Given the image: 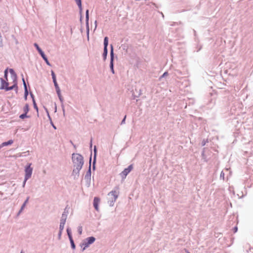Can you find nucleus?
Here are the masks:
<instances>
[{
	"mask_svg": "<svg viewBox=\"0 0 253 253\" xmlns=\"http://www.w3.org/2000/svg\"><path fill=\"white\" fill-rule=\"evenodd\" d=\"M72 160L74 167L83 168L84 164V157L78 153H73L72 155Z\"/></svg>",
	"mask_w": 253,
	"mask_h": 253,
	"instance_id": "1",
	"label": "nucleus"
},
{
	"mask_svg": "<svg viewBox=\"0 0 253 253\" xmlns=\"http://www.w3.org/2000/svg\"><path fill=\"white\" fill-rule=\"evenodd\" d=\"M95 240V238L93 236H90L84 239L80 244V246L82 248V251H84L86 248H88L89 245L93 244Z\"/></svg>",
	"mask_w": 253,
	"mask_h": 253,
	"instance_id": "2",
	"label": "nucleus"
},
{
	"mask_svg": "<svg viewBox=\"0 0 253 253\" xmlns=\"http://www.w3.org/2000/svg\"><path fill=\"white\" fill-rule=\"evenodd\" d=\"M34 46L36 47V49L38 50L39 53L40 54V55L42 56V59H43V60L45 61V62L46 63V64L49 66H51V64L50 63V62H49L47 57L46 56V55H45L44 52L42 50V49L40 47V46H39L38 44L37 43H35L34 44Z\"/></svg>",
	"mask_w": 253,
	"mask_h": 253,
	"instance_id": "3",
	"label": "nucleus"
},
{
	"mask_svg": "<svg viewBox=\"0 0 253 253\" xmlns=\"http://www.w3.org/2000/svg\"><path fill=\"white\" fill-rule=\"evenodd\" d=\"M114 53L113 46L111 45L110 50V68L112 74H115V71L114 69Z\"/></svg>",
	"mask_w": 253,
	"mask_h": 253,
	"instance_id": "4",
	"label": "nucleus"
},
{
	"mask_svg": "<svg viewBox=\"0 0 253 253\" xmlns=\"http://www.w3.org/2000/svg\"><path fill=\"white\" fill-rule=\"evenodd\" d=\"M32 164H28L25 168V177L26 180H28L32 176L33 172V168L31 167Z\"/></svg>",
	"mask_w": 253,
	"mask_h": 253,
	"instance_id": "5",
	"label": "nucleus"
},
{
	"mask_svg": "<svg viewBox=\"0 0 253 253\" xmlns=\"http://www.w3.org/2000/svg\"><path fill=\"white\" fill-rule=\"evenodd\" d=\"M112 196L114 198V200L110 201V206H113L114 203L116 201L119 196V192L116 190H112L108 193V196Z\"/></svg>",
	"mask_w": 253,
	"mask_h": 253,
	"instance_id": "6",
	"label": "nucleus"
},
{
	"mask_svg": "<svg viewBox=\"0 0 253 253\" xmlns=\"http://www.w3.org/2000/svg\"><path fill=\"white\" fill-rule=\"evenodd\" d=\"M133 169V165H130L127 168H126L120 173V175L122 178H125L127 175Z\"/></svg>",
	"mask_w": 253,
	"mask_h": 253,
	"instance_id": "7",
	"label": "nucleus"
},
{
	"mask_svg": "<svg viewBox=\"0 0 253 253\" xmlns=\"http://www.w3.org/2000/svg\"><path fill=\"white\" fill-rule=\"evenodd\" d=\"M85 26L86 29V35L87 40H89V10L87 9L85 11Z\"/></svg>",
	"mask_w": 253,
	"mask_h": 253,
	"instance_id": "8",
	"label": "nucleus"
},
{
	"mask_svg": "<svg viewBox=\"0 0 253 253\" xmlns=\"http://www.w3.org/2000/svg\"><path fill=\"white\" fill-rule=\"evenodd\" d=\"M74 168L72 172V175L74 176V179H78L79 177L80 171L82 169V168L78 167H74Z\"/></svg>",
	"mask_w": 253,
	"mask_h": 253,
	"instance_id": "9",
	"label": "nucleus"
},
{
	"mask_svg": "<svg viewBox=\"0 0 253 253\" xmlns=\"http://www.w3.org/2000/svg\"><path fill=\"white\" fill-rule=\"evenodd\" d=\"M91 156H92V152H91V155L89 158V167L87 171H86V173L84 176V178H91Z\"/></svg>",
	"mask_w": 253,
	"mask_h": 253,
	"instance_id": "10",
	"label": "nucleus"
},
{
	"mask_svg": "<svg viewBox=\"0 0 253 253\" xmlns=\"http://www.w3.org/2000/svg\"><path fill=\"white\" fill-rule=\"evenodd\" d=\"M0 81L1 83L0 89H4L6 91V87L8 86L9 83L7 82V81H5L2 78H0Z\"/></svg>",
	"mask_w": 253,
	"mask_h": 253,
	"instance_id": "11",
	"label": "nucleus"
},
{
	"mask_svg": "<svg viewBox=\"0 0 253 253\" xmlns=\"http://www.w3.org/2000/svg\"><path fill=\"white\" fill-rule=\"evenodd\" d=\"M96 156H97V148L96 146H94L93 148V160L92 163V169L93 170H95V165L96 162Z\"/></svg>",
	"mask_w": 253,
	"mask_h": 253,
	"instance_id": "12",
	"label": "nucleus"
},
{
	"mask_svg": "<svg viewBox=\"0 0 253 253\" xmlns=\"http://www.w3.org/2000/svg\"><path fill=\"white\" fill-rule=\"evenodd\" d=\"M77 4L78 5L79 8V12L81 15L80 16V21H82V13L83 11L82 8V0H75Z\"/></svg>",
	"mask_w": 253,
	"mask_h": 253,
	"instance_id": "13",
	"label": "nucleus"
},
{
	"mask_svg": "<svg viewBox=\"0 0 253 253\" xmlns=\"http://www.w3.org/2000/svg\"><path fill=\"white\" fill-rule=\"evenodd\" d=\"M100 202V199L99 198L97 197H95L94 198V199H93V206H94V209L96 210V211H98V204H99V203Z\"/></svg>",
	"mask_w": 253,
	"mask_h": 253,
	"instance_id": "14",
	"label": "nucleus"
},
{
	"mask_svg": "<svg viewBox=\"0 0 253 253\" xmlns=\"http://www.w3.org/2000/svg\"><path fill=\"white\" fill-rule=\"evenodd\" d=\"M13 89H15L16 92H17V91H18V86L17 85H16V84H14L12 86H7V87H6V91H10V90H13Z\"/></svg>",
	"mask_w": 253,
	"mask_h": 253,
	"instance_id": "15",
	"label": "nucleus"
},
{
	"mask_svg": "<svg viewBox=\"0 0 253 253\" xmlns=\"http://www.w3.org/2000/svg\"><path fill=\"white\" fill-rule=\"evenodd\" d=\"M68 213V211L67 210V208H66L64 209V212H63V213L62 214L61 218L65 219L66 220L67 219V217Z\"/></svg>",
	"mask_w": 253,
	"mask_h": 253,
	"instance_id": "16",
	"label": "nucleus"
},
{
	"mask_svg": "<svg viewBox=\"0 0 253 253\" xmlns=\"http://www.w3.org/2000/svg\"><path fill=\"white\" fill-rule=\"evenodd\" d=\"M108 54V48H104L103 49V53L102 54L103 58L104 60L106 59L107 56Z\"/></svg>",
	"mask_w": 253,
	"mask_h": 253,
	"instance_id": "17",
	"label": "nucleus"
},
{
	"mask_svg": "<svg viewBox=\"0 0 253 253\" xmlns=\"http://www.w3.org/2000/svg\"><path fill=\"white\" fill-rule=\"evenodd\" d=\"M206 148H204L203 150V151L202 152V158L205 162H208V159L207 158V156L205 154Z\"/></svg>",
	"mask_w": 253,
	"mask_h": 253,
	"instance_id": "18",
	"label": "nucleus"
},
{
	"mask_svg": "<svg viewBox=\"0 0 253 253\" xmlns=\"http://www.w3.org/2000/svg\"><path fill=\"white\" fill-rule=\"evenodd\" d=\"M108 45V38L105 37L104 39V48H107Z\"/></svg>",
	"mask_w": 253,
	"mask_h": 253,
	"instance_id": "19",
	"label": "nucleus"
},
{
	"mask_svg": "<svg viewBox=\"0 0 253 253\" xmlns=\"http://www.w3.org/2000/svg\"><path fill=\"white\" fill-rule=\"evenodd\" d=\"M69 239L70 240V244H71V248L73 250H75V248H76V245L75 244V243H74V241L73 240V238H69Z\"/></svg>",
	"mask_w": 253,
	"mask_h": 253,
	"instance_id": "20",
	"label": "nucleus"
},
{
	"mask_svg": "<svg viewBox=\"0 0 253 253\" xmlns=\"http://www.w3.org/2000/svg\"><path fill=\"white\" fill-rule=\"evenodd\" d=\"M13 141L12 139H10L7 141L3 142L2 143V146H8V145L12 144L13 143Z\"/></svg>",
	"mask_w": 253,
	"mask_h": 253,
	"instance_id": "21",
	"label": "nucleus"
},
{
	"mask_svg": "<svg viewBox=\"0 0 253 253\" xmlns=\"http://www.w3.org/2000/svg\"><path fill=\"white\" fill-rule=\"evenodd\" d=\"M9 72H10V74H11V78L17 77V75L13 69H10Z\"/></svg>",
	"mask_w": 253,
	"mask_h": 253,
	"instance_id": "22",
	"label": "nucleus"
},
{
	"mask_svg": "<svg viewBox=\"0 0 253 253\" xmlns=\"http://www.w3.org/2000/svg\"><path fill=\"white\" fill-rule=\"evenodd\" d=\"M29 111V106L28 104H26L24 107H23V112L24 113H28Z\"/></svg>",
	"mask_w": 253,
	"mask_h": 253,
	"instance_id": "23",
	"label": "nucleus"
},
{
	"mask_svg": "<svg viewBox=\"0 0 253 253\" xmlns=\"http://www.w3.org/2000/svg\"><path fill=\"white\" fill-rule=\"evenodd\" d=\"M66 231L69 239L72 238V231L71 228H70L69 227L67 228Z\"/></svg>",
	"mask_w": 253,
	"mask_h": 253,
	"instance_id": "24",
	"label": "nucleus"
},
{
	"mask_svg": "<svg viewBox=\"0 0 253 253\" xmlns=\"http://www.w3.org/2000/svg\"><path fill=\"white\" fill-rule=\"evenodd\" d=\"M19 118L21 119H24L25 118H30V116L27 115V113H24L19 116Z\"/></svg>",
	"mask_w": 253,
	"mask_h": 253,
	"instance_id": "25",
	"label": "nucleus"
},
{
	"mask_svg": "<svg viewBox=\"0 0 253 253\" xmlns=\"http://www.w3.org/2000/svg\"><path fill=\"white\" fill-rule=\"evenodd\" d=\"M29 91L28 90V88H24V99L26 100L27 99V96L29 94Z\"/></svg>",
	"mask_w": 253,
	"mask_h": 253,
	"instance_id": "26",
	"label": "nucleus"
},
{
	"mask_svg": "<svg viewBox=\"0 0 253 253\" xmlns=\"http://www.w3.org/2000/svg\"><path fill=\"white\" fill-rule=\"evenodd\" d=\"M84 180L85 181L87 187H89L90 185L91 178H84Z\"/></svg>",
	"mask_w": 253,
	"mask_h": 253,
	"instance_id": "27",
	"label": "nucleus"
},
{
	"mask_svg": "<svg viewBox=\"0 0 253 253\" xmlns=\"http://www.w3.org/2000/svg\"><path fill=\"white\" fill-rule=\"evenodd\" d=\"M8 68H6L4 72V78L6 80V81H8Z\"/></svg>",
	"mask_w": 253,
	"mask_h": 253,
	"instance_id": "28",
	"label": "nucleus"
},
{
	"mask_svg": "<svg viewBox=\"0 0 253 253\" xmlns=\"http://www.w3.org/2000/svg\"><path fill=\"white\" fill-rule=\"evenodd\" d=\"M21 76H22V82H23V86H24V88H28L27 87V84H26V82H25V80L24 79V76L23 74L21 75Z\"/></svg>",
	"mask_w": 253,
	"mask_h": 253,
	"instance_id": "29",
	"label": "nucleus"
},
{
	"mask_svg": "<svg viewBox=\"0 0 253 253\" xmlns=\"http://www.w3.org/2000/svg\"><path fill=\"white\" fill-rule=\"evenodd\" d=\"M51 75L52 76V79L53 82L56 81V75H55L54 72L52 70H51Z\"/></svg>",
	"mask_w": 253,
	"mask_h": 253,
	"instance_id": "30",
	"label": "nucleus"
},
{
	"mask_svg": "<svg viewBox=\"0 0 253 253\" xmlns=\"http://www.w3.org/2000/svg\"><path fill=\"white\" fill-rule=\"evenodd\" d=\"M26 206V205L25 204H22L20 210L19 211L18 213H17V215H19L23 211V210H24V209L25 208Z\"/></svg>",
	"mask_w": 253,
	"mask_h": 253,
	"instance_id": "31",
	"label": "nucleus"
},
{
	"mask_svg": "<svg viewBox=\"0 0 253 253\" xmlns=\"http://www.w3.org/2000/svg\"><path fill=\"white\" fill-rule=\"evenodd\" d=\"M33 103L34 109L36 110L37 112H38V107L37 106L35 100H34V101H33Z\"/></svg>",
	"mask_w": 253,
	"mask_h": 253,
	"instance_id": "32",
	"label": "nucleus"
},
{
	"mask_svg": "<svg viewBox=\"0 0 253 253\" xmlns=\"http://www.w3.org/2000/svg\"><path fill=\"white\" fill-rule=\"evenodd\" d=\"M11 79H12V80L13 81V84H16V85H17V76L15 77H14V78H12Z\"/></svg>",
	"mask_w": 253,
	"mask_h": 253,
	"instance_id": "33",
	"label": "nucleus"
},
{
	"mask_svg": "<svg viewBox=\"0 0 253 253\" xmlns=\"http://www.w3.org/2000/svg\"><path fill=\"white\" fill-rule=\"evenodd\" d=\"M220 178L222 179L223 180L224 179V173L223 171H222L220 174Z\"/></svg>",
	"mask_w": 253,
	"mask_h": 253,
	"instance_id": "34",
	"label": "nucleus"
},
{
	"mask_svg": "<svg viewBox=\"0 0 253 253\" xmlns=\"http://www.w3.org/2000/svg\"><path fill=\"white\" fill-rule=\"evenodd\" d=\"M78 231L80 235L82 234V227L81 226H79L78 228Z\"/></svg>",
	"mask_w": 253,
	"mask_h": 253,
	"instance_id": "35",
	"label": "nucleus"
},
{
	"mask_svg": "<svg viewBox=\"0 0 253 253\" xmlns=\"http://www.w3.org/2000/svg\"><path fill=\"white\" fill-rule=\"evenodd\" d=\"M29 153V151L23 152L21 155H20V156H26L27 155H28Z\"/></svg>",
	"mask_w": 253,
	"mask_h": 253,
	"instance_id": "36",
	"label": "nucleus"
},
{
	"mask_svg": "<svg viewBox=\"0 0 253 253\" xmlns=\"http://www.w3.org/2000/svg\"><path fill=\"white\" fill-rule=\"evenodd\" d=\"M64 225L65 224H62L61 223H60V225H59V230L60 231H63V230L64 229Z\"/></svg>",
	"mask_w": 253,
	"mask_h": 253,
	"instance_id": "37",
	"label": "nucleus"
},
{
	"mask_svg": "<svg viewBox=\"0 0 253 253\" xmlns=\"http://www.w3.org/2000/svg\"><path fill=\"white\" fill-rule=\"evenodd\" d=\"M46 112L47 114L48 118V119H49V120L50 121V122L51 121H52V119H51V118L50 116L49 115L48 111L46 109Z\"/></svg>",
	"mask_w": 253,
	"mask_h": 253,
	"instance_id": "38",
	"label": "nucleus"
},
{
	"mask_svg": "<svg viewBox=\"0 0 253 253\" xmlns=\"http://www.w3.org/2000/svg\"><path fill=\"white\" fill-rule=\"evenodd\" d=\"M208 142V141L207 139V140L204 139L202 142V145L203 146H205Z\"/></svg>",
	"mask_w": 253,
	"mask_h": 253,
	"instance_id": "39",
	"label": "nucleus"
},
{
	"mask_svg": "<svg viewBox=\"0 0 253 253\" xmlns=\"http://www.w3.org/2000/svg\"><path fill=\"white\" fill-rule=\"evenodd\" d=\"M66 221V220L65 219H62L61 218L60 223H61L62 224H65Z\"/></svg>",
	"mask_w": 253,
	"mask_h": 253,
	"instance_id": "40",
	"label": "nucleus"
},
{
	"mask_svg": "<svg viewBox=\"0 0 253 253\" xmlns=\"http://www.w3.org/2000/svg\"><path fill=\"white\" fill-rule=\"evenodd\" d=\"M58 98H59V99L60 100V101L62 103L63 102L64 99H63V98L62 97L61 94L60 95H58Z\"/></svg>",
	"mask_w": 253,
	"mask_h": 253,
	"instance_id": "41",
	"label": "nucleus"
},
{
	"mask_svg": "<svg viewBox=\"0 0 253 253\" xmlns=\"http://www.w3.org/2000/svg\"><path fill=\"white\" fill-rule=\"evenodd\" d=\"M58 98H59V99L60 100V101L62 103L63 102L64 99H63V98L62 97L61 94L60 95H58Z\"/></svg>",
	"mask_w": 253,
	"mask_h": 253,
	"instance_id": "42",
	"label": "nucleus"
},
{
	"mask_svg": "<svg viewBox=\"0 0 253 253\" xmlns=\"http://www.w3.org/2000/svg\"><path fill=\"white\" fill-rule=\"evenodd\" d=\"M58 98H59V99L60 100V101L62 103L63 102L64 99H63V98L62 97L61 94L60 95H58Z\"/></svg>",
	"mask_w": 253,
	"mask_h": 253,
	"instance_id": "43",
	"label": "nucleus"
},
{
	"mask_svg": "<svg viewBox=\"0 0 253 253\" xmlns=\"http://www.w3.org/2000/svg\"><path fill=\"white\" fill-rule=\"evenodd\" d=\"M168 75V73L167 72H165L161 77H160V79L162 78H164L165 77H166L167 75Z\"/></svg>",
	"mask_w": 253,
	"mask_h": 253,
	"instance_id": "44",
	"label": "nucleus"
},
{
	"mask_svg": "<svg viewBox=\"0 0 253 253\" xmlns=\"http://www.w3.org/2000/svg\"><path fill=\"white\" fill-rule=\"evenodd\" d=\"M126 116H125L124 118V119H123V120L122 121L121 123V125H122L123 124H125V122H126Z\"/></svg>",
	"mask_w": 253,
	"mask_h": 253,
	"instance_id": "45",
	"label": "nucleus"
},
{
	"mask_svg": "<svg viewBox=\"0 0 253 253\" xmlns=\"http://www.w3.org/2000/svg\"><path fill=\"white\" fill-rule=\"evenodd\" d=\"M62 231L59 230V233L58 234V239H60L61 237V235H62Z\"/></svg>",
	"mask_w": 253,
	"mask_h": 253,
	"instance_id": "46",
	"label": "nucleus"
},
{
	"mask_svg": "<svg viewBox=\"0 0 253 253\" xmlns=\"http://www.w3.org/2000/svg\"><path fill=\"white\" fill-rule=\"evenodd\" d=\"M29 93H30V95L31 97V98H32V101H34V100H35V99L34 95L33 94V93L31 92H30Z\"/></svg>",
	"mask_w": 253,
	"mask_h": 253,
	"instance_id": "47",
	"label": "nucleus"
},
{
	"mask_svg": "<svg viewBox=\"0 0 253 253\" xmlns=\"http://www.w3.org/2000/svg\"><path fill=\"white\" fill-rule=\"evenodd\" d=\"M51 125L53 127V128L54 129H56V126L54 125L53 123L52 122V121H51V122H50Z\"/></svg>",
	"mask_w": 253,
	"mask_h": 253,
	"instance_id": "48",
	"label": "nucleus"
},
{
	"mask_svg": "<svg viewBox=\"0 0 253 253\" xmlns=\"http://www.w3.org/2000/svg\"><path fill=\"white\" fill-rule=\"evenodd\" d=\"M202 47V45H198L197 47V49L196 51L197 52L199 51L201 49Z\"/></svg>",
	"mask_w": 253,
	"mask_h": 253,
	"instance_id": "49",
	"label": "nucleus"
},
{
	"mask_svg": "<svg viewBox=\"0 0 253 253\" xmlns=\"http://www.w3.org/2000/svg\"><path fill=\"white\" fill-rule=\"evenodd\" d=\"M233 232L235 233L236 232H237L238 231V227L237 226H235L233 229Z\"/></svg>",
	"mask_w": 253,
	"mask_h": 253,
	"instance_id": "50",
	"label": "nucleus"
},
{
	"mask_svg": "<svg viewBox=\"0 0 253 253\" xmlns=\"http://www.w3.org/2000/svg\"><path fill=\"white\" fill-rule=\"evenodd\" d=\"M28 180H26V178L24 177V181L23 182V184H22V187H24L25 186V184H26V181H27Z\"/></svg>",
	"mask_w": 253,
	"mask_h": 253,
	"instance_id": "51",
	"label": "nucleus"
},
{
	"mask_svg": "<svg viewBox=\"0 0 253 253\" xmlns=\"http://www.w3.org/2000/svg\"><path fill=\"white\" fill-rule=\"evenodd\" d=\"M3 43H2V40L1 38V36L0 37V47H2Z\"/></svg>",
	"mask_w": 253,
	"mask_h": 253,
	"instance_id": "52",
	"label": "nucleus"
},
{
	"mask_svg": "<svg viewBox=\"0 0 253 253\" xmlns=\"http://www.w3.org/2000/svg\"><path fill=\"white\" fill-rule=\"evenodd\" d=\"M30 199V197H28L26 199V200L25 201V202H24L23 204H25L26 205V204H27V203L29 201V200Z\"/></svg>",
	"mask_w": 253,
	"mask_h": 253,
	"instance_id": "53",
	"label": "nucleus"
},
{
	"mask_svg": "<svg viewBox=\"0 0 253 253\" xmlns=\"http://www.w3.org/2000/svg\"><path fill=\"white\" fill-rule=\"evenodd\" d=\"M53 82L55 87L59 86L56 81H53Z\"/></svg>",
	"mask_w": 253,
	"mask_h": 253,
	"instance_id": "54",
	"label": "nucleus"
},
{
	"mask_svg": "<svg viewBox=\"0 0 253 253\" xmlns=\"http://www.w3.org/2000/svg\"><path fill=\"white\" fill-rule=\"evenodd\" d=\"M56 91V93H57V95H61V91H60V90H57V91Z\"/></svg>",
	"mask_w": 253,
	"mask_h": 253,
	"instance_id": "55",
	"label": "nucleus"
},
{
	"mask_svg": "<svg viewBox=\"0 0 253 253\" xmlns=\"http://www.w3.org/2000/svg\"><path fill=\"white\" fill-rule=\"evenodd\" d=\"M55 90H56V91L60 90V88H59V86L56 87H55Z\"/></svg>",
	"mask_w": 253,
	"mask_h": 253,
	"instance_id": "56",
	"label": "nucleus"
},
{
	"mask_svg": "<svg viewBox=\"0 0 253 253\" xmlns=\"http://www.w3.org/2000/svg\"><path fill=\"white\" fill-rule=\"evenodd\" d=\"M15 42L16 44H18V40L15 38Z\"/></svg>",
	"mask_w": 253,
	"mask_h": 253,
	"instance_id": "57",
	"label": "nucleus"
},
{
	"mask_svg": "<svg viewBox=\"0 0 253 253\" xmlns=\"http://www.w3.org/2000/svg\"><path fill=\"white\" fill-rule=\"evenodd\" d=\"M90 147H92V139H91L90 142Z\"/></svg>",
	"mask_w": 253,
	"mask_h": 253,
	"instance_id": "58",
	"label": "nucleus"
},
{
	"mask_svg": "<svg viewBox=\"0 0 253 253\" xmlns=\"http://www.w3.org/2000/svg\"><path fill=\"white\" fill-rule=\"evenodd\" d=\"M193 32H194V35L196 36V31L195 30H193Z\"/></svg>",
	"mask_w": 253,
	"mask_h": 253,
	"instance_id": "59",
	"label": "nucleus"
},
{
	"mask_svg": "<svg viewBox=\"0 0 253 253\" xmlns=\"http://www.w3.org/2000/svg\"><path fill=\"white\" fill-rule=\"evenodd\" d=\"M115 189H117V190H119V187L117 186V187H116L115 188Z\"/></svg>",
	"mask_w": 253,
	"mask_h": 253,
	"instance_id": "60",
	"label": "nucleus"
},
{
	"mask_svg": "<svg viewBox=\"0 0 253 253\" xmlns=\"http://www.w3.org/2000/svg\"><path fill=\"white\" fill-rule=\"evenodd\" d=\"M20 253H24V252H23V251H22H22H21Z\"/></svg>",
	"mask_w": 253,
	"mask_h": 253,
	"instance_id": "61",
	"label": "nucleus"
},
{
	"mask_svg": "<svg viewBox=\"0 0 253 253\" xmlns=\"http://www.w3.org/2000/svg\"><path fill=\"white\" fill-rule=\"evenodd\" d=\"M133 99H135V96H134V95L133 96Z\"/></svg>",
	"mask_w": 253,
	"mask_h": 253,
	"instance_id": "62",
	"label": "nucleus"
},
{
	"mask_svg": "<svg viewBox=\"0 0 253 253\" xmlns=\"http://www.w3.org/2000/svg\"><path fill=\"white\" fill-rule=\"evenodd\" d=\"M70 142H71V143L72 145H73V144H73V142H72V141H70Z\"/></svg>",
	"mask_w": 253,
	"mask_h": 253,
	"instance_id": "63",
	"label": "nucleus"
},
{
	"mask_svg": "<svg viewBox=\"0 0 253 253\" xmlns=\"http://www.w3.org/2000/svg\"><path fill=\"white\" fill-rule=\"evenodd\" d=\"M73 145L74 147L76 148L75 145L73 144Z\"/></svg>",
	"mask_w": 253,
	"mask_h": 253,
	"instance_id": "64",
	"label": "nucleus"
}]
</instances>
